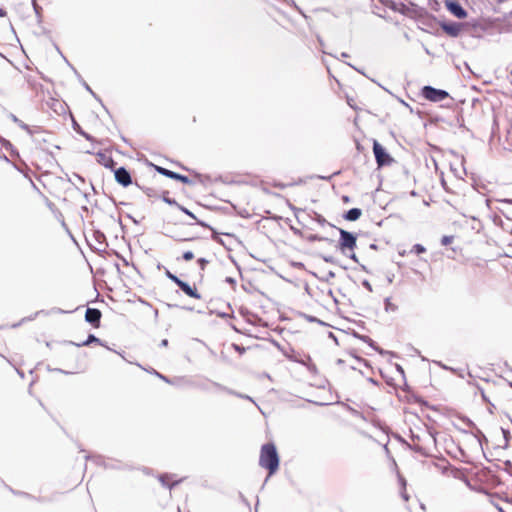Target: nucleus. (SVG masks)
<instances>
[{"mask_svg": "<svg viewBox=\"0 0 512 512\" xmlns=\"http://www.w3.org/2000/svg\"><path fill=\"white\" fill-rule=\"evenodd\" d=\"M259 465L269 471V475L274 474L279 467V456L276 447L272 443L264 444L261 448Z\"/></svg>", "mask_w": 512, "mask_h": 512, "instance_id": "f257e3e1", "label": "nucleus"}, {"mask_svg": "<svg viewBox=\"0 0 512 512\" xmlns=\"http://www.w3.org/2000/svg\"><path fill=\"white\" fill-rule=\"evenodd\" d=\"M339 234H340V239H339L338 247L344 255H348L346 251L354 250V248L356 247L357 238L353 233L348 232L341 228L339 229Z\"/></svg>", "mask_w": 512, "mask_h": 512, "instance_id": "f03ea898", "label": "nucleus"}, {"mask_svg": "<svg viewBox=\"0 0 512 512\" xmlns=\"http://www.w3.org/2000/svg\"><path fill=\"white\" fill-rule=\"evenodd\" d=\"M373 153L379 167L388 166L394 161L386 149L376 140L373 142Z\"/></svg>", "mask_w": 512, "mask_h": 512, "instance_id": "7ed1b4c3", "label": "nucleus"}, {"mask_svg": "<svg viewBox=\"0 0 512 512\" xmlns=\"http://www.w3.org/2000/svg\"><path fill=\"white\" fill-rule=\"evenodd\" d=\"M422 95L432 102H441L449 96L447 91L432 86H424L422 88Z\"/></svg>", "mask_w": 512, "mask_h": 512, "instance_id": "20e7f679", "label": "nucleus"}, {"mask_svg": "<svg viewBox=\"0 0 512 512\" xmlns=\"http://www.w3.org/2000/svg\"><path fill=\"white\" fill-rule=\"evenodd\" d=\"M155 169L159 174L164 175L168 178L181 181L182 183H185V184L191 183V180L185 175L176 173L174 171L168 170V169H166L164 167H160V166H155Z\"/></svg>", "mask_w": 512, "mask_h": 512, "instance_id": "39448f33", "label": "nucleus"}, {"mask_svg": "<svg viewBox=\"0 0 512 512\" xmlns=\"http://www.w3.org/2000/svg\"><path fill=\"white\" fill-rule=\"evenodd\" d=\"M115 180L123 187H127L132 183L131 175L124 167H119L115 170Z\"/></svg>", "mask_w": 512, "mask_h": 512, "instance_id": "423d86ee", "label": "nucleus"}, {"mask_svg": "<svg viewBox=\"0 0 512 512\" xmlns=\"http://www.w3.org/2000/svg\"><path fill=\"white\" fill-rule=\"evenodd\" d=\"M446 8L451 14L459 19H463L467 16L466 10L457 1H446Z\"/></svg>", "mask_w": 512, "mask_h": 512, "instance_id": "0eeeda50", "label": "nucleus"}, {"mask_svg": "<svg viewBox=\"0 0 512 512\" xmlns=\"http://www.w3.org/2000/svg\"><path fill=\"white\" fill-rule=\"evenodd\" d=\"M101 316L102 314L99 309L87 308L85 313V320L97 328L100 325Z\"/></svg>", "mask_w": 512, "mask_h": 512, "instance_id": "6e6552de", "label": "nucleus"}, {"mask_svg": "<svg viewBox=\"0 0 512 512\" xmlns=\"http://www.w3.org/2000/svg\"><path fill=\"white\" fill-rule=\"evenodd\" d=\"M463 25L461 23L457 22H450V23H442L441 28L442 30L451 37H457L459 36Z\"/></svg>", "mask_w": 512, "mask_h": 512, "instance_id": "1a4fd4ad", "label": "nucleus"}, {"mask_svg": "<svg viewBox=\"0 0 512 512\" xmlns=\"http://www.w3.org/2000/svg\"><path fill=\"white\" fill-rule=\"evenodd\" d=\"M179 288L189 297L200 299L201 296L197 292L196 288L191 287L187 282H183L182 284H179Z\"/></svg>", "mask_w": 512, "mask_h": 512, "instance_id": "9d476101", "label": "nucleus"}, {"mask_svg": "<svg viewBox=\"0 0 512 512\" xmlns=\"http://www.w3.org/2000/svg\"><path fill=\"white\" fill-rule=\"evenodd\" d=\"M362 215V211L359 208H351L344 214V219L347 221H356Z\"/></svg>", "mask_w": 512, "mask_h": 512, "instance_id": "9b49d317", "label": "nucleus"}, {"mask_svg": "<svg viewBox=\"0 0 512 512\" xmlns=\"http://www.w3.org/2000/svg\"><path fill=\"white\" fill-rule=\"evenodd\" d=\"M10 118L11 120L16 123L21 129H23L24 131H26L29 135L33 136L36 131H34L33 129H31L27 124H25L22 120H20L17 116H15L14 114H11L10 115Z\"/></svg>", "mask_w": 512, "mask_h": 512, "instance_id": "f8f14e48", "label": "nucleus"}, {"mask_svg": "<svg viewBox=\"0 0 512 512\" xmlns=\"http://www.w3.org/2000/svg\"><path fill=\"white\" fill-rule=\"evenodd\" d=\"M212 385L214 387H216L217 389L221 390V391L227 392L228 394L235 395V396H237L239 398H244V399L252 400L249 396L240 394L238 392H235V391H233V390H231V389H229V388H227V387H225V386H223V385H221L219 383L213 382Z\"/></svg>", "mask_w": 512, "mask_h": 512, "instance_id": "ddd939ff", "label": "nucleus"}, {"mask_svg": "<svg viewBox=\"0 0 512 512\" xmlns=\"http://www.w3.org/2000/svg\"><path fill=\"white\" fill-rule=\"evenodd\" d=\"M94 342L101 344V341H100V339H99V338H97V337H96L95 335H93V334H90V335L88 336V338L86 339V341H84L82 344H76V346H87V345H89V344H91V343H94Z\"/></svg>", "mask_w": 512, "mask_h": 512, "instance_id": "4468645a", "label": "nucleus"}, {"mask_svg": "<svg viewBox=\"0 0 512 512\" xmlns=\"http://www.w3.org/2000/svg\"><path fill=\"white\" fill-rule=\"evenodd\" d=\"M168 479H169V477H168L167 475H161V476L159 477V480H160V482L162 483V485H163V486H167V487H168V488H170V489L178 483V481H174L172 484H170V483H168V481H167Z\"/></svg>", "mask_w": 512, "mask_h": 512, "instance_id": "2eb2a0df", "label": "nucleus"}, {"mask_svg": "<svg viewBox=\"0 0 512 512\" xmlns=\"http://www.w3.org/2000/svg\"><path fill=\"white\" fill-rule=\"evenodd\" d=\"M384 304H385L386 311L394 312L398 309V307L391 302L390 298H386Z\"/></svg>", "mask_w": 512, "mask_h": 512, "instance_id": "dca6fc26", "label": "nucleus"}, {"mask_svg": "<svg viewBox=\"0 0 512 512\" xmlns=\"http://www.w3.org/2000/svg\"><path fill=\"white\" fill-rule=\"evenodd\" d=\"M425 251H426V248L421 244H415L411 250V252H414L416 254H421V253H424Z\"/></svg>", "mask_w": 512, "mask_h": 512, "instance_id": "f3484780", "label": "nucleus"}, {"mask_svg": "<svg viewBox=\"0 0 512 512\" xmlns=\"http://www.w3.org/2000/svg\"><path fill=\"white\" fill-rule=\"evenodd\" d=\"M163 201L169 205H175V206H179V204L176 202L175 199H172L170 197L167 196V193H165L162 197Z\"/></svg>", "mask_w": 512, "mask_h": 512, "instance_id": "a211bd4d", "label": "nucleus"}, {"mask_svg": "<svg viewBox=\"0 0 512 512\" xmlns=\"http://www.w3.org/2000/svg\"><path fill=\"white\" fill-rule=\"evenodd\" d=\"M453 239H454V237H453V236H451V235H445V236H443V237H442V239H441V244H442L443 246H447V245H449V244H451V243H452Z\"/></svg>", "mask_w": 512, "mask_h": 512, "instance_id": "6ab92c4d", "label": "nucleus"}, {"mask_svg": "<svg viewBox=\"0 0 512 512\" xmlns=\"http://www.w3.org/2000/svg\"><path fill=\"white\" fill-rule=\"evenodd\" d=\"M178 208L181 211H183L185 214H187L189 217H191L192 219H196L195 215L191 211H189L187 208L181 206L180 204H179Z\"/></svg>", "mask_w": 512, "mask_h": 512, "instance_id": "aec40b11", "label": "nucleus"}, {"mask_svg": "<svg viewBox=\"0 0 512 512\" xmlns=\"http://www.w3.org/2000/svg\"><path fill=\"white\" fill-rule=\"evenodd\" d=\"M193 258H194V254H193V252H191V251H186V252H184V253H183V259H184L185 261H190V260H192Z\"/></svg>", "mask_w": 512, "mask_h": 512, "instance_id": "412c9836", "label": "nucleus"}, {"mask_svg": "<svg viewBox=\"0 0 512 512\" xmlns=\"http://www.w3.org/2000/svg\"><path fill=\"white\" fill-rule=\"evenodd\" d=\"M33 9L37 16H40L41 7L37 4L36 0H32Z\"/></svg>", "mask_w": 512, "mask_h": 512, "instance_id": "4be33fe9", "label": "nucleus"}, {"mask_svg": "<svg viewBox=\"0 0 512 512\" xmlns=\"http://www.w3.org/2000/svg\"><path fill=\"white\" fill-rule=\"evenodd\" d=\"M98 156L101 158L99 161L103 163L106 167H109L108 162L105 161L107 158L106 155L103 153H99Z\"/></svg>", "mask_w": 512, "mask_h": 512, "instance_id": "5701e85b", "label": "nucleus"}, {"mask_svg": "<svg viewBox=\"0 0 512 512\" xmlns=\"http://www.w3.org/2000/svg\"><path fill=\"white\" fill-rule=\"evenodd\" d=\"M198 263H199L200 268L203 270L205 268L206 264L208 263V261L205 258H199Z\"/></svg>", "mask_w": 512, "mask_h": 512, "instance_id": "b1692460", "label": "nucleus"}, {"mask_svg": "<svg viewBox=\"0 0 512 512\" xmlns=\"http://www.w3.org/2000/svg\"><path fill=\"white\" fill-rule=\"evenodd\" d=\"M154 374L156 376H158L160 379H162L163 381L167 382V383H171V381L164 375L160 374L159 372L157 371H154Z\"/></svg>", "mask_w": 512, "mask_h": 512, "instance_id": "393cba45", "label": "nucleus"}, {"mask_svg": "<svg viewBox=\"0 0 512 512\" xmlns=\"http://www.w3.org/2000/svg\"><path fill=\"white\" fill-rule=\"evenodd\" d=\"M362 285L369 291V292H372V286L370 284V282L368 280H364L362 282Z\"/></svg>", "mask_w": 512, "mask_h": 512, "instance_id": "a878e982", "label": "nucleus"}, {"mask_svg": "<svg viewBox=\"0 0 512 512\" xmlns=\"http://www.w3.org/2000/svg\"><path fill=\"white\" fill-rule=\"evenodd\" d=\"M322 259L327 263H335V259L333 256H323Z\"/></svg>", "mask_w": 512, "mask_h": 512, "instance_id": "bb28decb", "label": "nucleus"}, {"mask_svg": "<svg viewBox=\"0 0 512 512\" xmlns=\"http://www.w3.org/2000/svg\"><path fill=\"white\" fill-rule=\"evenodd\" d=\"M171 281H173L178 287H179V284H182L184 281H182L178 276H174Z\"/></svg>", "mask_w": 512, "mask_h": 512, "instance_id": "cd10ccee", "label": "nucleus"}, {"mask_svg": "<svg viewBox=\"0 0 512 512\" xmlns=\"http://www.w3.org/2000/svg\"><path fill=\"white\" fill-rule=\"evenodd\" d=\"M171 281H173L178 287H179V284H182L184 281H182L178 276H174Z\"/></svg>", "mask_w": 512, "mask_h": 512, "instance_id": "c85d7f7f", "label": "nucleus"}, {"mask_svg": "<svg viewBox=\"0 0 512 512\" xmlns=\"http://www.w3.org/2000/svg\"><path fill=\"white\" fill-rule=\"evenodd\" d=\"M294 7L295 9L304 17V18H307V15L301 10V8L299 6H297L295 3H294Z\"/></svg>", "mask_w": 512, "mask_h": 512, "instance_id": "c756f323", "label": "nucleus"}, {"mask_svg": "<svg viewBox=\"0 0 512 512\" xmlns=\"http://www.w3.org/2000/svg\"><path fill=\"white\" fill-rule=\"evenodd\" d=\"M165 275L170 280L175 276V274L171 273L168 269H165Z\"/></svg>", "mask_w": 512, "mask_h": 512, "instance_id": "7c9ffc66", "label": "nucleus"}, {"mask_svg": "<svg viewBox=\"0 0 512 512\" xmlns=\"http://www.w3.org/2000/svg\"><path fill=\"white\" fill-rule=\"evenodd\" d=\"M225 282L234 285L236 283L235 279L232 277H226Z\"/></svg>", "mask_w": 512, "mask_h": 512, "instance_id": "2f4dec72", "label": "nucleus"}, {"mask_svg": "<svg viewBox=\"0 0 512 512\" xmlns=\"http://www.w3.org/2000/svg\"><path fill=\"white\" fill-rule=\"evenodd\" d=\"M348 257L352 259L354 262H358V258L355 253L349 254Z\"/></svg>", "mask_w": 512, "mask_h": 512, "instance_id": "473e14b6", "label": "nucleus"}, {"mask_svg": "<svg viewBox=\"0 0 512 512\" xmlns=\"http://www.w3.org/2000/svg\"><path fill=\"white\" fill-rule=\"evenodd\" d=\"M84 87L86 88L87 91H89L93 96H95L94 92L92 91V89L89 87V85L87 83L84 82Z\"/></svg>", "mask_w": 512, "mask_h": 512, "instance_id": "72a5a7b5", "label": "nucleus"}, {"mask_svg": "<svg viewBox=\"0 0 512 512\" xmlns=\"http://www.w3.org/2000/svg\"><path fill=\"white\" fill-rule=\"evenodd\" d=\"M401 495H402V498H403L405 501H408L409 496L407 495V493H406V492H402V493H401Z\"/></svg>", "mask_w": 512, "mask_h": 512, "instance_id": "f704fd0d", "label": "nucleus"}, {"mask_svg": "<svg viewBox=\"0 0 512 512\" xmlns=\"http://www.w3.org/2000/svg\"><path fill=\"white\" fill-rule=\"evenodd\" d=\"M167 345H168V340L167 339H163L161 341V346L166 347Z\"/></svg>", "mask_w": 512, "mask_h": 512, "instance_id": "c9c22d12", "label": "nucleus"}, {"mask_svg": "<svg viewBox=\"0 0 512 512\" xmlns=\"http://www.w3.org/2000/svg\"><path fill=\"white\" fill-rule=\"evenodd\" d=\"M334 277H335V273L333 271H329L328 278H334Z\"/></svg>", "mask_w": 512, "mask_h": 512, "instance_id": "e433bc0d", "label": "nucleus"}, {"mask_svg": "<svg viewBox=\"0 0 512 512\" xmlns=\"http://www.w3.org/2000/svg\"><path fill=\"white\" fill-rule=\"evenodd\" d=\"M6 15V11L4 9H0V17H3Z\"/></svg>", "mask_w": 512, "mask_h": 512, "instance_id": "4c0bfd02", "label": "nucleus"}, {"mask_svg": "<svg viewBox=\"0 0 512 512\" xmlns=\"http://www.w3.org/2000/svg\"><path fill=\"white\" fill-rule=\"evenodd\" d=\"M317 39H318L319 44H320L321 46H323V40H322V38H321L320 36H318V37H317Z\"/></svg>", "mask_w": 512, "mask_h": 512, "instance_id": "58836bf2", "label": "nucleus"}, {"mask_svg": "<svg viewBox=\"0 0 512 512\" xmlns=\"http://www.w3.org/2000/svg\"><path fill=\"white\" fill-rule=\"evenodd\" d=\"M107 161L111 163V167L114 165V161L112 158H107Z\"/></svg>", "mask_w": 512, "mask_h": 512, "instance_id": "ea45409f", "label": "nucleus"}, {"mask_svg": "<svg viewBox=\"0 0 512 512\" xmlns=\"http://www.w3.org/2000/svg\"><path fill=\"white\" fill-rule=\"evenodd\" d=\"M81 134L86 138V139H90V136L84 132H81Z\"/></svg>", "mask_w": 512, "mask_h": 512, "instance_id": "a19ab883", "label": "nucleus"}, {"mask_svg": "<svg viewBox=\"0 0 512 512\" xmlns=\"http://www.w3.org/2000/svg\"><path fill=\"white\" fill-rule=\"evenodd\" d=\"M502 431H503V434H504L505 439H507L508 431H506V430H504V429H502Z\"/></svg>", "mask_w": 512, "mask_h": 512, "instance_id": "79ce46f5", "label": "nucleus"}, {"mask_svg": "<svg viewBox=\"0 0 512 512\" xmlns=\"http://www.w3.org/2000/svg\"><path fill=\"white\" fill-rule=\"evenodd\" d=\"M314 239H318L317 236L314 237ZM319 240H328L327 238H322V237H319Z\"/></svg>", "mask_w": 512, "mask_h": 512, "instance_id": "37998d69", "label": "nucleus"}, {"mask_svg": "<svg viewBox=\"0 0 512 512\" xmlns=\"http://www.w3.org/2000/svg\"><path fill=\"white\" fill-rule=\"evenodd\" d=\"M341 56H342V57H348V54H347V53H345V52H343V53L341 54Z\"/></svg>", "mask_w": 512, "mask_h": 512, "instance_id": "c03bdc74", "label": "nucleus"}, {"mask_svg": "<svg viewBox=\"0 0 512 512\" xmlns=\"http://www.w3.org/2000/svg\"><path fill=\"white\" fill-rule=\"evenodd\" d=\"M77 178L81 181V182H84V179L80 176H77Z\"/></svg>", "mask_w": 512, "mask_h": 512, "instance_id": "a18cd8bd", "label": "nucleus"}, {"mask_svg": "<svg viewBox=\"0 0 512 512\" xmlns=\"http://www.w3.org/2000/svg\"><path fill=\"white\" fill-rule=\"evenodd\" d=\"M201 389L206 390L207 388L205 386H200Z\"/></svg>", "mask_w": 512, "mask_h": 512, "instance_id": "49530a36", "label": "nucleus"}]
</instances>
